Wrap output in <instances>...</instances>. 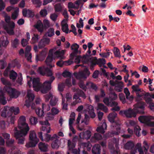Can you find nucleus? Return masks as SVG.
Instances as JSON below:
<instances>
[{
  "label": "nucleus",
  "instance_id": "nucleus-3",
  "mask_svg": "<svg viewBox=\"0 0 154 154\" xmlns=\"http://www.w3.org/2000/svg\"><path fill=\"white\" fill-rule=\"evenodd\" d=\"M144 103L137 102L134 105L133 109L129 108L124 111H121L119 114L121 115H125L128 118L135 117L137 113H143L144 112Z\"/></svg>",
  "mask_w": 154,
  "mask_h": 154
},
{
  "label": "nucleus",
  "instance_id": "nucleus-2",
  "mask_svg": "<svg viewBox=\"0 0 154 154\" xmlns=\"http://www.w3.org/2000/svg\"><path fill=\"white\" fill-rule=\"evenodd\" d=\"M29 130V126L26 122L25 117H20L18 120L17 127L14 130V136L19 144H23L25 140V137Z\"/></svg>",
  "mask_w": 154,
  "mask_h": 154
},
{
  "label": "nucleus",
  "instance_id": "nucleus-57",
  "mask_svg": "<svg viewBox=\"0 0 154 154\" xmlns=\"http://www.w3.org/2000/svg\"><path fill=\"white\" fill-rule=\"evenodd\" d=\"M47 119L49 120H51L54 119V115L50 112H48L46 115Z\"/></svg>",
  "mask_w": 154,
  "mask_h": 154
},
{
  "label": "nucleus",
  "instance_id": "nucleus-43",
  "mask_svg": "<svg viewBox=\"0 0 154 154\" xmlns=\"http://www.w3.org/2000/svg\"><path fill=\"white\" fill-rule=\"evenodd\" d=\"M60 145V141L58 139H56L51 144V146L53 149H57L59 147Z\"/></svg>",
  "mask_w": 154,
  "mask_h": 154
},
{
  "label": "nucleus",
  "instance_id": "nucleus-60",
  "mask_svg": "<svg viewBox=\"0 0 154 154\" xmlns=\"http://www.w3.org/2000/svg\"><path fill=\"white\" fill-rule=\"evenodd\" d=\"M62 75L65 78L70 77L71 75V74L68 71L65 70L63 72Z\"/></svg>",
  "mask_w": 154,
  "mask_h": 154
},
{
  "label": "nucleus",
  "instance_id": "nucleus-34",
  "mask_svg": "<svg viewBox=\"0 0 154 154\" xmlns=\"http://www.w3.org/2000/svg\"><path fill=\"white\" fill-rule=\"evenodd\" d=\"M124 85L123 83L122 82H117V85L116 86L115 89L118 92H121L122 91Z\"/></svg>",
  "mask_w": 154,
  "mask_h": 154
},
{
  "label": "nucleus",
  "instance_id": "nucleus-55",
  "mask_svg": "<svg viewBox=\"0 0 154 154\" xmlns=\"http://www.w3.org/2000/svg\"><path fill=\"white\" fill-rule=\"evenodd\" d=\"M43 24L45 28H48L50 26L49 21L47 19H45L43 20Z\"/></svg>",
  "mask_w": 154,
  "mask_h": 154
},
{
  "label": "nucleus",
  "instance_id": "nucleus-6",
  "mask_svg": "<svg viewBox=\"0 0 154 154\" xmlns=\"http://www.w3.org/2000/svg\"><path fill=\"white\" fill-rule=\"evenodd\" d=\"M73 90L74 92L76 93L74 94L73 97V99L75 100L71 104V106H74L77 103L81 102L80 99L79 98V97H81L84 99H85L86 96L84 92L79 89L75 88L73 89Z\"/></svg>",
  "mask_w": 154,
  "mask_h": 154
},
{
  "label": "nucleus",
  "instance_id": "nucleus-18",
  "mask_svg": "<svg viewBox=\"0 0 154 154\" xmlns=\"http://www.w3.org/2000/svg\"><path fill=\"white\" fill-rule=\"evenodd\" d=\"M41 124L42 125L41 129L43 131H46L47 133H49L51 131L50 124L48 121L41 122Z\"/></svg>",
  "mask_w": 154,
  "mask_h": 154
},
{
  "label": "nucleus",
  "instance_id": "nucleus-53",
  "mask_svg": "<svg viewBox=\"0 0 154 154\" xmlns=\"http://www.w3.org/2000/svg\"><path fill=\"white\" fill-rule=\"evenodd\" d=\"M32 3L36 5V7L39 8L42 5V2L40 0H32Z\"/></svg>",
  "mask_w": 154,
  "mask_h": 154
},
{
  "label": "nucleus",
  "instance_id": "nucleus-13",
  "mask_svg": "<svg viewBox=\"0 0 154 154\" xmlns=\"http://www.w3.org/2000/svg\"><path fill=\"white\" fill-rule=\"evenodd\" d=\"M34 97L35 96L32 91L30 90H28L26 97V103L24 105L26 106L27 108L29 107L31 102L33 100Z\"/></svg>",
  "mask_w": 154,
  "mask_h": 154
},
{
  "label": "nucleus",
  "instance_id": "nucleus-12",
  "mask_svg": "<svg viewBox=\"0 0 154 154\" xmlns=\"http://www.w3.org/2000/svg\"><path fill=\"white\" fill-rule=\"evenodd\" d=\"M103 102L106 105L110 106L113 107L111 109L112 111H118L120 110V107L117 105L118 103L117 102L113 101L111 103H110L109 99L106 97L103 100Z\"/></svg>",
  "mask_w": 154,
  "mask_h": 154
},
{
  "label": "nucleus",
  "instance_id": "nucleus-26",
  "mask_svg": "<svg viewBox=\"0 0 154 154\" xmlns=\"http://www.w3.org/2000/svg\"><path fill=\"white\" fill-rule=\"evenodd\" d=\"M47 53V51L46 49H45L43 50L40 55H36V60L37 61H42L44 60L46 57Z\"/></svg>",
  "mask_w": 154,
  "mask_h": 154
},
{
  "label": "nucleus",
  "instance_id": "nucleus-21",
  "mask_svg": "<svg viewBox=\"0 0 154 154\" xmlns=\"http://www.w3.org/2000/svg\"><path fill=\"white\" fill-rule=\"evenodd\" d=\"M31 50V47L30 46H27L26 48L25 52V57L27 61L29 62H31L32 54L30 52Z\"/></svg>",
  "mask_w": 154,
  "mask_h": 154
},
{
  "label": "nucleus",
  "instance_id": "nucleus-35",
  "mask_svg": "<svg viewBox=\"0 0 154 154\" xmlns=\"http://www.w3.org/2000/svg\"><path fill=\"white\" fill-rule=\"evenodd\" d=\"M152 98L154 99V94L151 95L148 92L145 93V100L146 102L151 101Z\"/></svg>",
  "mask_w": 154,
  "mask_h": 154
},
{
  "label": "nucleus",
  "instance_id": "nucleus-16",
  "mask_svg": "<svg viewBox=\"0 0 154 154\" xmlns=\"http://www.w3.org/2000/svg\"><path fill=\"white\" fill-rule=\"evenodd\" d=\"M15 25L14 22H11L9 24H7L4 27L5 30L7 33L10 35H13L14 33V29Z\"/></svg>",
  "mask_w": 154,
  "mask_h": 154
},
{
  "label": "nucleus",
  "instance_id": "nucleus-56",
  "mask_svg": "<svg viewBox=\"0 0 154 154\" xmlns=\"http://www.w3.org/2000/svg\"><path fill=\"white\" fill-rule=\"evenodd\" d=\"M55 11L56 12H59L61 11L63 8V6H62L60 4H57L54 6Z\"/></svg>",
  "mask_w": 154,
  "mask_h": 154
},
{
  "label": "nucleus",
  "instance_id": "nucleus-44",
  "mask_svg": "<svg viewBox=\"0 0 154 154\" xmlns=\"http://www.w3.org/2000/svg\"><path fill=\"white\" fill-rule=\"evenodd\" d=\"M75 114L74 112H72L70 116V118L69 120V126H72V125L75 119Z\"/></svg>",
  "mask_w": 154,
  "mask_h": 154
},
{
  "label": "nucleus",
  "instance_id": "nucleus-41",
  "mask_svg": "<svg viewBox=\"0 0 154 154\" xmlns=\"http://www.w3.org/2000/svg\"><path fill=\"white\" fill-rule=\"evenodd\" d=\"M0 103L3 105H5L7 103V101L4 97V94L2 90L0 91Z\"/></svg>",
  "mask_w": 154,
  "mask_h": 154
},
{
  "label": "nucleus",
  "instance_id": "nucleus-24",
  "mask_svg": "<svg viewBox=\"0 0 154 154\" xmlns=\"http://www.w3.org/2000/svg\"><path fill=\"white\" fill-rule=\"evenodd\" d=\"M85 108H87V111L91 117L93 118L96 116V115L94 112L93 107L91 105H87L85 106Z\"/></svg>",
  "mask_w": 154,
  "mask_h": 154
},
{
  "label": "nucleus",
  "instance_id": "nucleus-58",
  "mask_svg": "<svg viewBox=\"0 0 154 154\" xmlns=\"http://www.w3.org/2000/svg\"><path fill=\"white\" fill-rule=\"evenodd\" d=\"M84 26L83 20L82 18H80L79 20V23H77L76 27L78 28H83Z\"/></svg>",
  "mask_w": 154,
  "mask_h": 154
},
{
  "label": "nucleus",
  "instance_id": "nucleus-54",
  "mask_svg": "<svg viewBox=\"0 0 154 154\" xmlns=\"http://www.w3.org/2000/svg\"><path fill=\"white\" fill-rule=\"evenodd\" d=\"M36 112L37 114L40 117H42L44 116V112L43 110L40 108H38L36 109Z\"/></svg>",
  "mask_w": 154,
  "mask_h": 154
},
{
  "label": "nucleus",
  "instance_id": "nucleus-22",
  "mask_svg": "<svg viewBox=\"0 0 154 154\" xmlns=\"http://www.w3.org/2000/svg\"><path fill=\"white\" fill-rule=\"evenodd\" d=\"M10 66L12 67H14L16 66L17 68H19L20 66V65L16 60H14L13 61L11 66H9V67L5 69L4 74V75L5 76H7L8 75L9 72V68Z\"/></svg>",
  "mask_w": 154,
  "mask_h": 154
},
{
  "label": "nucleus",
  "instance_id": "nucleus-39",
  "mask_svg": "<svg viewBox=\"0 0 154 154\" xmlns=\"http://www.w3.org/2000/svg\"><path fill=\"white\" fill-rule=\"evenodd\" d=\"M117 115V114L115 112L110 113L108 117L109 121L111 123H114V119L116 117Z\"/></svg>",
  "mask_w": 154,
  "mask_h": 154
},
{
  "label": "nucleus",
  "instance_id": "nucleus-9",
  "mask_svg": "<svg viewBox=\"0 0 154 154\" xmlns=\"http://www.w3.org/2000/svg\"><path fill=\"white\" fill-rule=\"evenodd\" d=\"M45 101L48 102L50 99V104L52 106H54L56 105L58 101V98L53 95V94L49 92L48 94L45 95L44 96Z\"/></svg>",
  "mask_w": 154,
  "mask_h": 154
},
{
  "label": "nucleus",
  "instance_id": "nucleus-30",
  "mask_svg": "<svg viewBox=\"0 0 154 154\" xmlns=\"http://www.w3.org/2000/svg\"><path fill=\"white\" fill-rule=\"evenodd\" d=\"M38 146L39 149L42 152H45L48 150V145L44 143L40 142L39 143Z\"/></svg>",
  "mask_w": 154,
  "mask_h": 154
},
{
  "label": "nucleus",
  "instance_id": "nucleus-51",
  "mask_svg": "<svg viewBox=\"0 0 154 154\" xmlns=\"http://www.w3.org/2000/svg\"><path fill=\"white\" fill-rule=\"evenodd\" d=\"M115 56L117 57H121L119 49L117 47L114 48L113 50Z\"/></svg>",
  "mask_w": 154,
  "mask_h": 154
},
{
  "label": "nucleus",
  "instance_id": "nucleus-28",
  "mask_svg": "<svg viewBox=\"0 0 154 154\" xmlns=\"http://www.w3.org/2000/svg\"><path fill=\"white\" fill-rule=\"evenodd\" d=\"M145 125H148L154 126V122H150V120L154 119V117L145 116Z\"/></svg>",
  "mask_w": 154,
  "mask_h": 154
},
{
  "label": "nucleus",
  "instance_id": "nucleus-37",
  "mask_svg": "<svg viewBox=\"0 0 154 154\" xmlns=\"http://www.w3.org/2000/svg\"><path fill=\"white\" fill-rule=\"evenodd\" d=\"M2 15L5 17V19L7 24H9L11 22H13L10 21V17L8 16L6 13L4 11L2 12L1 13Z\"/></svg>",
  "mask_w": 154,
  "mask_h": 154
},
{
  "label": "nucleus",
  "instance_id": "nucleus-50",
  "mask_svg": "<svg viewBox=\"0 0 154 154\" xmlns=\"http://www.w3.org/2000/svg\"><path fill=\"white\" fill-rule=\"evenodd\" d=\"M54 31L53 28H50L49 29L47 32H46V35L47 36L49 37H51L54 35Z\"/></svg>",
  "mask_w": 154,
  "mask_h": 154
},
{
  "label": "nucleus",
  "instance_id": "nucleus-31",
  "mask_svg": "<svg viewBox=\"0 0 154 154\" xmlns=\"http://www.w3.org/2000/svg\"><path fill=\"white\" fill-rule=\"evenodd\" d=\"M107 125L105 122H103V123L98 127L96 130L100 133L103 134L105 132L104 130L106 129Z\"/></svg>",
  "mask_w": 154,
  "mask_h": 154
},
{
  "label": "nucleus",
  "instance_id": "nucleus-4",
  "mask_svg": "<svg viewBox=\"0 0 154 154\" xmlns=\"http://www.w3.org/2000/svg\"><path fill=\"white\" fill-rule=\"evenodd\" d=\"M54 49H51L50 51V53L45 61V63L47 66L49 68H52L54 66L52 62L53 59H54L56 57L60 58L61 59L65 58L64 56L65 53L66 52L65 50H59L54 52V55L52 54L53 52Z\"/></svg>",
  "mask_w": 154,
  "mask_h": 154
},
{
  "label": "nucleus",
  "instance_id": "nucleus-7",
  "mask_svg": "<svg viewBox=\"0 0 154 154\" xmlns=\"http://www.w3.org/2000/svg\"><path fill=\"white\" fill-rule=\"evenodd\" d=\"M20 112L19 108L18 107H5L2 110L1 114L2 116L3 117L9 116H11L12 113L14 112L15 115L18 114Z\"/></svg>",
  "mask_w": 154,
  "mask_h": 154
},
{
  "label": "nucleus",
  "instance_id": "nucleus-10",
  "mask_svg": "<svg viewBox=\"0 0 154 154\" xmlns=\"http://www.w3.org/2000/svg\"><path fill=\"white\" fill-rule=\"evenodd\" d=\"M90 74V72L88 69L85 67L82 71H80L79 73L75 72L74 74L75 76L78 79L82 78L86 79Z\"/></svg>",
  "mask_w": 154,
  "mask_h": 154
},
{
  "label": "nucleus",
  "instance_id": "nucleus-14",
  "mask_svg": "<svg viewBox=\"0 0 154 154\" xmlns=\"http://www.w3.org/2000/svg\"><path fill=\"white\" fill-rule=\"evenodd\" d=\"M68 145L69 152H67V154H70L71 153L74 154H80L79 151L75 149V144L74 143L68 140Z\"/></svg>",
  "mask_w": 154,
  "mask_h": 154
},
{
  "label": "nucleus",
  "instance_id": "nucleus-36",
  "mask_svg": "<svg viewBox=\"0 0 154 154\" xmlns=\"http://www.w3.org/2000/svg\"><path fill=\"white\" fill-rule=\"evenodd\" d=\"M124 92L125 94L126 98L130 101H132L133 100V97L132 95H130V93L128 89L127 88H125Z\"/></svg>",
  "mask_w": 154,
  "mask_h": 154
},
{
  "label": "nucleus",
  "instance_id": "nucleus-20",
  "mask_svg": "<svg viewBox=\"0 0 154 154\" xmlns=\"http://www.w3.org/2000/svg\"><path fill=\"white\" fill-rule=\"evenodd\" d=\"M91 135V132L90 131L87 130L85 132L80 133L79 134V137L80 140H88L90 139Z\"/></svg>",
  "mask_w": 154,
  "mask_h": 154
},
{
  "label": "nucleus",
  "instance_id": "nucleus-5",
  "mask_svg": "<svg viewBox=\"0 0 154 154\" xmlns=\"http://www.w3.org/2000/svg\"><path fill=\"white\" fill-rule=\"evenodd\" d=\"M29 141L27 143L26 146L27 148L34 147L36 146L39 141L37 138L36 133L34 130L30 131L29 135Z\"/></svg>",
  "mask_w": 154,
  "mask_h": 154
},
{
  "label": "nucleus",
  "instance_id": "nucleus-63",
  "mask_svg": "<svg viewBox=\"0 0 154 154\" xmlns=\"http://www.w3.org/2000/svg\"><path fill=\"white\" fill-rule=\"evenodd\" d=\"M40 14L42 17H45L47 14V10L45 9H42L40 12Z\"/></svg>",
  "mask_w": 154,
  "mask_h": 154
},
{
  "label": "nucleus",
  "instance_id": "nucleus-52",
  "mask_svg": "<svg viewBox=\"0 0 154 154\" xmlns=\"http://www.w3.org/2000/svg\"><path fill=\"white\" fill-rule=\"evenodd\" d=\"M29 120L31 124L32 125H35L38 122L37 118L35 117H31Z\"/></svg>",
  "mask_w": 154,
  "mask_h": 154
},
{
  "label": "nucleus",
  "instance_id": "nucleus-59",
  "mask_svg": "<svg viewBox=\"0 0 154 154\" xmlns=\"http://www.w3.org/2000/svg\"><path fill=\"white\" fill-rule=\"evenodd\" d=\"M68 7L69 9L71 8H74L75 9H77L78 6L76 7L75 5L71 2H69L68 4Z\"/></svg>",
  "mask_w": 154,
  "mask_h": 154
},
{
  "label": "nucleus",
  "instance_id": "nucleus-61",
  "mask_svg": "<svg viewBox=\"0 0 154 154\" xmlns=\"http://www.w3.org/2000/svg\"><path fill=\"white\" fill-rule=\"evenodd\" d=\"M42 108L43 111L44 110L45 112L48 111L50 109V106L48 104H43Z\"/></svg>",
  "mask_w": 154,
  "mask_h": 154
},
{
  "label": "nucleus",
  "instance_id": "nucleus-46",
  "mask_svg": "<svg viewBox=\"0 0 154 154\" xmlns=\"http://www.w3.org/2000/svg\"><path fill=\"white\" fill-rule=\"evenodd\" d=\"M19 9L18 8H16L15 10L12 13L11 17L13 19H16L18 15Z\"/></svg>",
  "mask_w": 154,
  "mask_h": 154
},
{
  "label": "nucleus",
  "instance_id": "nucleus-38",
  "mask_svg": "<svg viewBox=\"0 0 154 154\" xmlns=\"http://www.w3.org/2000/svg\"><path fill=\"white\" fill-rule=\"evenodd\" d=\"M80 145L82 147L84 148H86V149L88 151L91 150L92 146L88 142L87 143H82L80 144Z\"/></svg>",
  "mask_w": 154,
  "mask_h": 154
},
{
  "label": "nucleus",
  "instance_id": "nucleus-32",
  "mask_svg": "<svg viewBox=\"0 0 154 154\" xmlns=\"http://www.w3.org/2000/svg\"><path fill=\"white\" fill-rule=\"evenodd\" d=\"M71 48V50H73L74 53L71 54L70 56L73 57L74 56V53L77 54L78 53L79 45L76 43H74L72 45Z\"/></svg>",
  "mask_w": 154,
  "mask_h": 154
},
{
  "label": "nucleus",
  "instance_id": "nucleus-27",
  "mask_svg": "<svg viewBox=\"0 0 154 154\" xmlns=\"http://www.w3.org/2000/svg\"><path fill=\"white\" fill-rule=\"evenodd\" d=\"M34 27L40 32H42L45 28L42 23L40 20H39L37 22L36 24L34 25Z\"/></svg>",
  "mask_w": 154,
  "mask_h": 154
},
{
  "label": "nucleus",
  "instance_id": "nucleus-47",
  "mask_svg": "<svg viewBox=\"0 0 154 154\" xmlns=\"http://www.w3.org/2000/svg\"><path fill=\"white\" fill-rule=\"evenodd\" d=\"M9 76L11 79L14 80L16 78L17 74L13 70H12L10 72Z\"/></svg>",
  "mask_w": 154,
  "mask_h": 154
},
{
  "label": "nucleus",
  "instance_id": "nucleus-19",
  "mask_svg": "<svg viewBox=\"0 0 154 154\" xmlns=\"http://www.w3.org/2000/svg\"><path fill=\"white\" fill-rule=\"evenodd\" d=\"M89 119L88 116L86 114H85V118L82 121V125H78L77 127V129L79 131L83 130L84 129L85 126L84 124L86 125L88 124Z\"/></svg>",
  "mask_w": 154,
  "mask_h": 154
},
{
  "label": "nucleus",
  "instance_id": "nucleus-8",
  "mask_svg": "<svg viewBox=\"0 0 154 154\" xmlns=\"http://www.w3.org/2000/svg\"><path fill=\"white\" fill-rule=\"evenodd\" d=\"M133 89L132 92H135L136 94L137 97L136 100L137 102H140L144 103L141 100L144 98V91L143 89L139 88L137 85H134L132 86Z\"/></svg>",
  "mask_w": 154,
  "mask_h": 154
},
{
  "label": "nucleus",
  "instance_id": "nucleus-33",
  "mask_svg": "<svg viewBox=\"0 0 154 154\" xmlns=\"http://www.w3.org/2000/svg\"><path fill=\"white\" fill-rule=\"evenodd\" d=\"M72 63V61L68 60L67 61H65L63 62L62 60H60L58 61L57 63V66L60 67H62L63 65H69L71 64Z\"/></svg>",
  "mask_w": 154,
  "mask_h": 154
},
{
  "label": "nucleus",
  "instance_id": "nucleus-42",
  "mask_svg": "<svg viewBox=\"0 0 154 154\" xmlns=\"http://www.w3.org/2000/svg\"><path fill=\"white\" fill-rule=\"evenodd\" d=\"M134 144L131 141H128L125 145L124 148L126 149H129L134 147Z\"/></svg>",
  "mask_w": 154,
  "mask_h": 154
},
{
  "label": "nucleus",
  "instance_id": "nucleus-15",
  "mask_svg": "<svg viewBox=\"0 0 154 154\" xmlns=\"http://www.w3.org/2000/svg\"><path fill=\"white\" fill-rule=\"evenodd\" d=\"M61 95L62 97V105L63 106V109L66 110L67 109V102L69 101L72 99V95L69 93H67L66 94V99L67 101H66L65 98H64L63 95L61 94Z\"/></svg>",
  "mask_w": 154,
  "mask_h": 154
},
{
  "label": "nucleus",
  "instance_id": "nucleus-25",
  "mask_svg": "<svg viewBox=\"0 0 154 154\" xmlns=\"http://www.w3.org/2000/svg\"><path fill=\"white\" fill-rule=\"evenodd\" d=\"M138 151L139 154H144V152L142 149L141 145L140 143H137L135 146L133 151H132L131 154H135Z\"/></svg>",
  "mask_w": 154,
  "mask_h": 154
},
{
  "label": "nucleus",
  "instance_id": "nucleus-23",
  "mask_svg": "<svg viewBox=\"0 0 154 154\" xmlns=\"http://www.w3.org/2000/svg\"><path fill=\"white\" fill-rule=\"evenodd\" d=\"M67 19H63L61 23V29L64 32L66 33H68L69 32L68 26L67 24Z\"/></svg>",
  "mask_w": 154,
  "mask_h": 154
},
{
  "label": "nucleus",
  "instance_id": "nucleus-40",
  "mask_svg": "<svg viewBox=\"0 0 154 154\" xmlns=\"http://www.w3.org/2000/svg\"><path fill=\"white\" fill-rule=\"evenodd\" d=\"M92 54L91 53V51L90 49H88V51H87L86 55L82 57V60L83 62L86 63L88 62V60H87V58H88L89 56H92Z\"/></svg>",
  "mask_w": 154,
  "mask_h": 154
},
{
  "label": "nucleus",
  "instance_id": "nucleus-49",
  "mask_svg": "<svg viewBox=\"0 0 154 154\" xmlns=\"http://www.w3.org/2000/svg\"><path fill=\"white\" fill-rule=\"evenodd\" d=\"M86 85V89L89 88H92L95 90H96L97 88L96 85L91 82H87Z\"/></svg>",
  "mask_w": 154,
  "mask_h": 154
},
{
  "label": "nucleus",
  "instance_id": "nucleus-62",
  "mask_svg": "<svg viewBox=\"0 0 154 154\" xmlns=\"http://www.w3.org/2000/svg\"><path fill=\"white\" fill-rule=\"evenodd\" d=\"M140 127L138 126H135L134 129V132L136 134V135L139 137L140 136Z\"/></svg>",
  "mask_w": 154,
  "mask_h": 154
},
{
  "label": "nucleus",
  "instance_id": "nucleus-45",
  "mask_svg": "<svg viewBox=\"0 0 154 154\" xmlns=\"http://www.w3.org/2000/svg\"><path fill=\"white\" fill-rule=\"evenodd\" d=\"M9 41L7 37H5L3 40H2L1 43V46H2L4 47H6L8 45Z\"/></svg>",
  "mask_w": 154,
  "mask_h": 154
},
{
  "label": "nucleus",
  "instance_id": "nucleus-1",
  "mask_svg": "<svg viewBox=\"0 0 154 154\" xmlns=\"http://www.w3.org/2000/svg\"><path fill=\"white\" fill-rule=\"evenodd\" d=\"M27 85L29 87L32 86L33 89L36 91H40L42 94H46L51 88V84L55 79V77L52 76L50 80L45 81L42 84L38 78H33V79L27 76Z\"/></svg>",
  "mask_w": 154,
  "mask_h": 154
},
{
  "label": "nucleus",
  "instance_id": "nucleus-64",
  "mask_svg": "<svg viewBox=\"0 0 154 154\" xmlns=\"http://www.w3.org/2000/svg\"><path fill=\"white\" fill-rule=\"evenodd\" d=\"M12 45L14 48H16L19 44L18 40L17 38L12 41Z\"/></svg>",
  "mask_w": 154,
  "mask_h": 154
},
{
  "label": "nucleus",
  "instance_id": "nucleus-11",
  "mask_svg": "<svg viewBox=\"0 0 154 154\" xmlns=\"http://www.w3.org/2000/svg\"><path fill=\"white\" fill-rule=\"evenodd\" d=\"M4 90L8 93L11 98H16L20 94L18 91L9 86H6L4 88Z\"/></svg>",
  "mask_w": 154,
  "mask_h": 154
},
{
  "label": "nucleus",
  "instance_id": "nucleus-48",
  "mask_svg": "<svg viewBox=\"0 0 154 154\" xmlns=\"http://www.w3.org/2000/svg\"><path fill=\"white\" fill-rule=\"evenodd\" d=\"M39 39V38L38 35L34 34L32 38L31 43L32 44L36 43L38 42Z\"/></svg>",
  "mask_w": 154,
  "mask_h": 154
},
{
  "label": "nucleus",
  "instance_id": "nucleus-17",
  "mask_svg": "<svg viewBox=\"0 0 154 154\" xmlns=\"http://www.w3.org/2000/svg\"><path fill=\"white\" fill-rule=\"evenodd\" d=\"M38 73L42 75H44L46 74L47 75L51 76L52 75V71L47 68H45L44 66L42 67H39L38 70Z\"/></svg>",
  "mask_w": 154,
  "mask_h": 154
},
{
  "label": "nucleus",
  "instance_id": "nucleus-29",
  "mask_svg": "<svg viewBox=\"0 0 154 154\" xmlns=\"http://www.w3.org/2000/svg\"><path fill=\"white\" fill-rule=\"evenodd\" d=\"M96 109L97 111L102 110L105 112H108L107 108L103 104L101 103H97Z\"/></svg>",
  "mask_w": 154,
  "mask_h": 154
}]
</instances>
